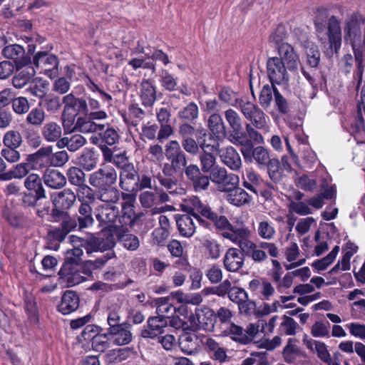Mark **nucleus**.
<instances>
[{
	"instance_id": "obj_1",
	"label": "nucleus",
	"mask_w": 365,
	"mask_h": 365,
	"mask_svg": "<svg viewBox=\"0 0 365 365\" xmlns=\"http://www.w3.org/2000/svg\"><path fill=\"white\" fill-rule=\"evenodd\" d=\"M364 29L365 16L359 12L351 14L345 21L344 38L346 42L351 43L356 63V68L354 71V77L357 79L356 90L361 84L365 66L364 63L365 36L362 35V31Z\"/></svg>"
},
{
	"instance_id": "obj_2",
	"label": "nucleus",
	"mask_w": 365,
	"mask_h": 365,
	"mask_svg": "<svg viewBox=\"0 0 365 365\" xmlns=\"http://www.w3.org/2000/svg\"><path fill=\"white\" fill-rule=\"evenodd\" d=\"M314 26L319 41L325 43L327 41L328 48L324 54L328 58L338 53L341 46V22L336 16H329L326 9L321 8L317 10L314 19Z\"/></svg>"
},
{
	"instance_id": "obj_3",
	"label": "nucleus",
	"mask_w": 365,
	"mask_h": 365,
	"mask_svg": "<svg viewBox=\"0 0 365 365\" xmlns=\"http://www.w3.org/2000/svg\"><path fill=\"white\" fill-rule=\"evenodd\" d=\"M194 210L200 212L205 218L212 222L216 230H225L222 233V236L232 242L237 243L243 239L250 237V230L247 227L233 226L225 216H219L210 207H207L196 201Z\"/></svg>"
},
{
	"instance_id": "obj_4",
	"label": "nucleus",
	"mask_w": 365,
	"mask_h": 365,
	"mask_svg": "<svg viewBox=\"0 0 365 365\" xmlns=\"http://www.w3.org/2000/svg\"><path fill=\"white\" fill-rule=\"evenodd\" d=\"M196 201H198L203 205L210 207L207 204L202 202L197 197H192L189 200L184 209L187 213L181 215L176 220L178 230L180 235L182 237H190L195 234L196 226L192 217L204 227L209 228L210 226V223L202 218L204 217L202 214L194 210V205Z\"/></svg>"
},
{
	"instance_id": "obj_5",
	"label": "nucleus",
	"mask_w": 365,
	"mask_h": 365,
	"mask_svg": "<svg viewBox=\"0 0 365 365\" xmlns=\"http://www.w3.org/2000/svg\"><path fill=\"white\" fill-rule=\"evenodd\" d=\"M118 178V173L113 167L103 165L88 175V183L98 190L115 185Z\"/></svg>"
},
{
	"instance_id": "obj_6",
	"label": "nucleus",
	"mask_w": 365,
	"mask_h": 365,
	"mask_svg": "<svg viewBox=\"0 0 365 365\" xmlns=\"http://www.w3.org/2000/svg\"><path fill=\"white\" fill-rule=\"evenodd\" d=\"M72 243L81 246L87 254L94 252L108 250L115 245L112 239H103L96 237L93 235H88L86 237H78L74 235L71 237Z\"/></svg>"
},
{
	"instance_id": "obj_7",
	"label": "nucleus",
	"mask_w": 365,
	"mask_h": 365,
	"mask_svg": "<svg viewBox=\"0 0 365 365\" xmlns=\"http://www.w3.org/2000/svg\"><path fill=\"white\" fill-rule=\"evenodd\" d=\"M210 180L217 185L221 191H230L239 184V178L234 173H228L220 165L215 166L210 172Z\"/></svg>"
},
{
	"instance_id": "obj_8",
	"label": "nucleus",
	"mask_w": 365,
	"mask_h": 365,
	"mask_svg": "<svg viewBox=\"0 0 365 365\" xmlns=\"http://www.w3.org/2000/svg\"><path fill=\"white\" fill-rule=\"evenodd\" d=\"M59 282L66 287H73L85 281L86 277L81 274V267L76 261L65 260L58 272Z\"/></svg>"
},
{
	"instance_id": "obj_9",
	"label": "nucleus",
	"mask_w": 365,
	"mask_h": 365,
	"mask_svg": "<svg viewBox=\"0 0 365 365\" xmlns=\"http://www.w3.org/2000/svg\"><path fill=\"white\" fill-rule=\"evenodd\" d=\"M288 68L281 58L270 57L267 61V76L272 84H287L289 76Z\"/></svg>"
},
{
	"instance_id": "obj_10",
	"label": "nucleus",
	"mask_w": 365,
	"mask_h": 365,
	"mask_svg": "<svg viewBox=\"0 0 365 365\" xmlns=\"http://www.w3.org/2000/svg\"><path fill=\"white\" fill-rule=\"evenodd\" d=\"M190 319L194 329L213 331L216 322V314L213 310L205 307L197 309L195 314L191 316Z\"/></svg>"
},
{
	"instance_id": "obj_11",
	"label": "nucleus",
	"mask_w": 365,
	"mask_h": 365,
	"mask_svg": "<svg viewBox=\"0 0 365 365\" xmlns=\"http://www.w3.org/2000/svg\"><path fill=\"white\" fill-rule=\"evenodd\" d=\"M139 201L143 208H152V214L160 213L161 209L158 207L160 204L170 201V197L163 190L156 192L146 190L143 191L139 195Z\"/></svg>"
},
{
	"instance_id": "obj_12",
	"label": "nucleus",
	"mask_w": 365,
	"mask_h": 365,
	"mask_svg": "<svg viewBox=\"0 0 365 365\" xmlns=\"http://www.w3.org/2000/svg\"><path fill=\"white\" fill-rule=\"evenodd\" d=\"M33 65L49 77L56 76L58 73V61L53 54H49L46 51H39L33 58Z\"/></svg>"
},
{
	"instance_id": "obj_13",
	"label": "nucleus",
	"mask_w": 365,
	"mask_h": 365,
	"mask_svg": "<svg viewBox=\"0 0 365 365\" xmlns=\"http://www.w3.org/2000/svg\"><path fill=\"white\" fill-rule=\"evenodd\" d=\"M297 41L305 53L307 64L312 68H317L321 60L319 46L309 39L306 33H301Z\"/></svg>"
},
{
	"instance_id": "obj_14",
	"label": "nucleus",
	"mask_w": 365,
	"mask_h": 365,
	"mask_svg": "<svg viewBox=\"0 0 365 365\" xmlns=\"http://www.w3.org/2000/svg\"><path fill=\"white\" fill-rule=\"evenodd\" d=\"M166 158L179 171L182 172L187 165L186 155L177 140H171L165 145Z\"/></svg>"
},
{
	"instance_id": "obj_15",
	"label": "nucleus",
	"mask_w": 365,
	"mask_h": 365,
	"mask_svg": "<svg viewBox=\"0 0 365 365\" xmlns=\"http://www.w3.org/2000/svg\"><path fill=\"white\" fill-rule=\"evenodd\" d=\"M95 214L101 226L110 228L118 218L119 210L114 205H100L96 208Z\"/></svg>"
},
{
	"instance_id": "obj_16",
	"label": "nucleus",
	"mask_w": 365,
	"mask_h": 365,
	"mask_svg": "<svg viewBox=\"0 0 365 365\" xmlns=\"http://www.w3.org/2000/svg\"><path fill=\"white\" fill-rule=\"evenodd\" d=\"M246 163L255 161L258 165L264 166L268 164L270 158L269 151L263 146L248 147L241 150Z\"/></svg>"
},
{
	"instance_id": "obj_17",
	"label": "nucleus",
	"mask_w": 365,
	"mask_h": 365,
	"mask_svg": "<svg viewBox=\"0 0 365 365\" xmlns=\"http://www.w3.org/2000/svg\"><path fill=\"white\" fill-rule=\"evenodd\" d=\"M143 215V212L136 213L133 203L130 200L125 201L121 205V211L119 212L118 221L120 225L117 227H133L135 223Z\"/></svg>"
},
{
	"instance_id": "obj_18",
	"label": "nucleus",
	"mask_w": 365,
	"mask_h": 365,
	"mask_svg": "<svg viewBox=\"0 0 365 365\" xmlns=\"http://www.w3.org/2000/svg\"><path fill=\"white\" fill-rule=\"evenodd\" d=\"M168 321L160 317H150L147 325L141 330L140 336L145 339H155L164 332Z\"/></svg>"
},
{
	"instance_id": "obj_19",
	"label": "nucleus",
	"mask_w": 365,
	"mask_h": 365,
	"mask_svg": "<svg viewBox=\"0 0 365 365\" xmlns=\"http://www.w3.org/2000/svg\"><path fill=\"white\" fill-rule=\"evenodd\" d=\"M221 162L233 171H238L242 165L241 157L237 150L227 146L217 150Z\"/></svg>"
},
{
	"instance_id": "obj_20",
	"label": "nucleus",
	"mask_w": 365,
	"mask_h": 365,
	"mask_svg": "<svg viewBox=\"0 0 365 365\" xmlns=\"http://www.w3.org/2000/svg\"><path fill=\"white\" fill-rule=\"evenodd\" d=\"M245 255L237 248H229L223 258V265L225 269L230 272L239 271L244 265Z\"/></svg>"
},
{
	"instance_id": "obj_21",
	"label": "nucleus",
	"mask_w": 365,
	"mask_h": 365,
	"mask_svg": "<svg viewBox=\"0 0 365 365\" xmlns=\"http://www.w3.org/2000/svg\"><path fill=\"white\" fill-rule=\"evenodd\" d=\"M138 175V173L134 165H128L127 168L120 171L119 187L123 191L134 192Z\"/></svg>"
},
{
	"instance_id": "obj_22",
	"label": "nucleus",
	"mask_w": 365,
	"mask_h": 365,
	"mask_svg": "<svg viewBox=\"0 0 365 365\" xmlns=\"http://www.w3.org/2000/svg\"><path fill=\"white\" fill-rule=\"evenodd\" d=\"M278 53L282 61L286 65L288 70L297 71L299 63V58L293 46L289 43H282L279 46Z\"/></svg>"
},
{
	"instance_id": "obj_23",
	"label": "nucleus",
	"mask_w": 365,
	"mask_h": 365,
	"mask_svg": "<svg viewBox=\"0 0 365 365\" xmlns=\"http://www.w3.org/2000/svg\"><path fill=\"white\" fill-rule=\"evenodd\" d=\"M51 146L41 148L36 153L27 156V161L33 169H43L51 166Z\"/></svg>"
},
{
	"instance_id": "obj_24",
	"label": "nucleus",
	"mask_w": 365,
	"mask_h": 365,
	"mask_svg": "<svg viewBox=\"0 0 365 365\" xmlns=\"http://www.w3.org/2000/svg\"><path fill=\"white\" fill-rule=\"evenodd\" d=\"M2 54L6 58L13 59L16 65L25 66L31 63V57L25 55L24 48L19 44H11L2 49Z\"/></svg>"
},
{
	"instance_id": "obj_25",
	"label": "nucleus",
	"mask_w": 365,
	"mask_h": 365,
	"mask_svg": "<svg viewBox=\"0 0 365 365\" xmlns=\"http://www.w3.org/2000/svg\"><path fill=\"white\" fill-rule=\"evenodd\" d=\"M51 200L54 207L68 210L74 205L76 195L71 189L66 188L52 195Z\"/></svg>"
},
{
	"instance_id": "obj_26",
	"label": "nucleus",
	"mask_w": 365,
	"mask_h": 365,
	"mask_svg": "<svg viewBox=\"0 0 365 365\" xmlns=\"http://www.w3.org/2000/svg\"><path fill=\"white\" fill-rule=\"evenodd\" d=\"M117 240L126 250H136L140 246V241L137 236L130 233L128 227H117L114 231Z\"/></svg>"
},
{
	"instance_id": "obj_27",
	"label": "nucleus",
	"mask_w": 365,
	"mask_h": 365,
	"mask_svg": "<svg viewBox=\"0 0 365 365\" xmlns=\"http://www.w3.org/2000/svg\"><path fill=\"white\" fill-rule=\"evenodd\" d=\"M79 297L72 290L63 293L61 300L58 305V310L63 314H68L76 311L79 307Z\"/></svg>"
},
{
	"instance_id": "obj_28",
	"label": "nucleus",
	"mask_w": 365,
	"mask_h": 365,
	"mask_svg": "<svg viewBox=\"0 0 365 365\" xmlns=\"http://www.w3.org/2000/svg\"><path fill=\"white\" fill-rule=\"evenodd\" d=\"M130 328L131 325L130 324L123 322V324L115 327V330H110L108 334L112 336L113 344L117 346L130 344L133 339Z\"/></svg>"
},
{
	"instance_id": "obj_29",
	"label": "nucleus",
	"mask_w": 365,
	"mask_h": 365,
	"mask_svg": "<svg viewBox=\"0 0 365 365\" xmlns=\"http://www.w3.org/2000/svg\"><path fill=\"white\" fill-rule=\"evenodd\" d=\"M202 344V340L195 333L185 332L180 335L179 339V346L181 350L188 355L195 353Z\"/></svg>"
},
{
	"instance_id": "obj_30",
	"label": "nucleus",
	"mask_w": 365,
	"mask_h": 365,
	"mask_svg": "<svg viewBox=\"0 0 365 365\" xmlns=\"http://www.w3.org/2000/svg\"><path fill=\"white\" fill-rule=\"evenodd\" d=\"M98 162V154L93 149L89 148H85L76 158V164L87 172L95 169Z\"/></svg>"
},
{
	"instance_id": "obj_31",
	"label": "nucleus",
	"mask_w": 365,
	"mask_h": 365,
	"mask_svg": "<svg viewBox=\"0 0 365 365\" xmlns=\"http://www.w3.org/2000/svg\"><path fill=\"white\" fill-rule=\"evenodd\" d=\"M64 104L63 113L66 111L72 110L76 114H88V108L86 101L83 98H77L73 93H69L63 98Z\"/></svg>"
},
{
	"instance_id": "obj_32",
	"label": "nucleus",
	"mask_w": 365,
	"mask_h": 365,
	"mask_svg": "<svg viewBox=\"0 0 365 365\" xmlns=\"http://www.w3.org/2000/svg\"><path fill=\"white\" fill-rule=\"evenodd\" d=\"M46 186L52 189H61L66 185V178L58 170L47 169L43 175Z\"/></svg>"
},
{
	"instance_id": "obj_33",
	"label": "nucleus",
	"mask_w": 365,
	"mask_h": 365,
	"mask_svg": "<svg viewBox=\"0 0 365 365\" xmlns=\"http://www.w3.org/2000/svg\"><path fill=\"white\" fill-rule=\"evenodd\" d=\"M24 186L29 192L34 194L37 198H46L42 180L38 175L31 173L28 175L24 180Z\"/></svg>"
},
{
	"instance_id": "obj_34",
	"label": "nucleus",
	"mask_w": 365,
	"mask_h": 365,
	"mask_svg": "<svg viewBox=\"0 0 365 365\" xmlns=\"http://www.w3.org/2000/svg\"><path fill=\"white\" fill-rule=\"evenodd\" d=\"M105 125L93 122L88 115L79 117L74 125L76 131L88 133L103 131Z\"/></svg>"
},
{
	"instance_id": "obj_35",
	"label": "nucleus",
	"mask_w": 365,
	"mask_h": 365,
	"mask_svg": "<svg viewBox=\"0 0 365 365\" xmlns=\"http://www.w3.org/2000/svg\"><path fill=\"white\" fill-rule=\"evenodd\" d=\"M92 212L93 210L89 203L84 202L80 205L77 215L79 230L88 227L93 224L94 219Z\"/></svg>"
},
{
	"instance_id": "obj_36",
	"label": "nucleus",
	"mask_w": 365,
	"mask_h": 365,
	"mask_svg": "<svg viewBox=\"0 0 365 365\" xmlns=\"http://www.w3.org/2000/svg\"><path fill=\"white\" fill-rule=\"evenodd\" d=\"M97 199L101 202L116 204L120 199V191L114 186L96 190Z\"/></svg>"
},
{
	"instance_id": "obj_37",
	"label": "nucleus",
	"mask_w": 365,
	"mask_h": 365,
	"mask_svg": "<svg viewBox=\"0 0 365 365\" xmlns=\"http://www.w3.org/2000/svg\"><path fill=\"white\" fill-rule=\"evenodd\" d=\"M170 297H160L155 299L157 305V317L165 319L167 321L171 317L175 314L177 309L173 304L169 303Z\"/></svg>"
},
{
	"instance_id": "obj_38",
	"label": "nucleus",
	"mask_w": 365,
	"mask_h": 365,
	"mask_svg": "<svg viewBox=\"0 0 365 365\" xmlns=\"http://www.w3.org/2000/svg\"><path fill=\"white\" fill-rule=\"evenodd\" d=\"M141 99L143 105L150 106L156 99V91L150 80H143L141 83Z\"/></svg>"
},
{
	"instance_id": "obj_39",
	"label": "nucleus",
	"mask_w": 365,
	"mask_h": 365,
	"mask_svg": "<svg viewBox=\"0 0 365 365\" xmlns=\"http://www.w3.org/2000/svg\"><path fill=\"white\" fill-rule=\"evenodd\" d=\"M229 192L227 200L234 205L240 207L248 203L251 200V197L248 193L241 187L236 186Z\"/></svg>"
},
{
	"instance_id": "obj_40",
	"label": "nucleus",
	"mask_w": 365,
	"mask_h": 365,
	"mask_svg": "<svg viewBox=\"0 0 365 365\" xmlns=\"http://www.w3.org/2000/svg\"><path fill=\"white\" fill-rule=\"evenodd\" d=\"M16 68L19 73L13 78V84L16 88H21V84H17V81L22 79L27 83L35 75L36 69L31 61V63L25 66L16 65Z\"/></svg>"
},
{
	"instance_id": "obj_41",
	"label": "nucleus",
	"mask_w": 365,
	"mask_h": 365,
	"mask_svg": "<svg viewBox=\"0 0 365 365\" xmlns=\"http://www.w3.org/2000/svg\"><path fill=\"white\" fill-rule=\"evenodd\" d=\"M48 83L41 78H35L26 88V91L34 97L42 99L46 94Z\"/></svg>"
},
{
	"instance_id": "obj_42",
	"label": "nucleus",
	"mask_w": 365,
	"mask_h": 365,
	"mask_svg": "<svg viewBox=\"0 0 365 365\" xmlns=\"http://www.w3.org/2000/svg\"><path fill=\"white\" fill-rule=\"evenodd\" d=\"M264 166L267 168V173L270 180L274 183H279L283 178V171L281 169L279 160L273 158Z\"/></svg>"
},
{
	"instance_id": "obj_43",
	"label": "nucleus",
	"mask_w": 365,
	"mask_h": 365,
	"mask_svg": "<svg viewBox=\"0 0 365 365\" xmlns=\"http://www.w3.org/2000/svg\"><path fill=\"white\" fill-rule=\"evenodd\" d=\"M66 175L68 182L75 186L81 187L86 181V174L81 168L73 166L67 170Z\"/></svg>"
},
{
	"instance_id": "obj_44",
	"label": "nucleus",
	"mask_w": 365,
	"mask_h": 365,
	"mask_svg": "<svg viewBox=\"0 0 365 365\" xmlns=\"http://www.w3.org/2000/svg\"><path fill=\"white\" fill-rule=\"evenodd\" d=\"M30 163H23L14 166V169L9 173H3L0 176V180H8L13 178H22L26 176L30 169Z\"/></svg>"
},
{
	"instance_id": "obj_45",
	"label": "nucleus",
	"mask_w": 365,
	"mask_h": 365,
	"mask_svg": "<svg viewBox=\"0 0 365 365\" xmlns=\"http://www.w3.org/2000/svg\"><path fill=\"white\" fill-rule=\"evenodd\" d=\"M42 133L46 140L48 142H55L61 136L62 130L59 125L51 122L45 125Z\"/></svg>"
},
{
	"instance_id": "obj_46",
	"label": "nucleus",
	"mask_w": 365,
	"mask_h": 365,
	"mask_svg": "<svg viewBox=\"0 0 365 365\" xmlns=\"http://www.w3.org/2000/svg\"><path fill=\"white\" fill-rule=\"evenodd\" d=\"M226 331L234 341L243 344H249V336L242 327L231 324Z\"/></svg>"
},
{
	"instance_id": "obj_47",
	"label": "nucleus",
	"mask_w": 365,
	"mask_h": 365,
	"mask_svg": "<svg viewBox=\"0 0 365 365\" xmlns=\"http://www.w3.org/2000/svg\"><path fill=\"white\" fill-rule=\"evenodd\" d=\"M351 133L356 139H364L365 135L364 119L362 115H352Z\"/></svg>"
},
{
	"instance_id": "obj_48",
	"label": "nucleus",
	"mask_w": 365,
	"mask_h": 365,
	"mask_svg": "<svg viewBox=\"0 0 365 365\" xmlns=\"http://www.w3.org/2000/svg\"><path fill=\"white\" fill-rule=\"evenodd\" d=\"M208 125L211 131L217 137L224 136L226 133V128L221 115H210Z\"/></svg>"
},
{
	"instance_id": "obj_49",
	"label": "nucleus",
	"mask_w": 365,
	"mask_h": 365,
	"mask_svg": "<svg viewBox=\"0 0 365 365\" xmlns=\"http://www.w3.org/2000/svg\"><path fill=\"white\" fill-rule=\"evenodd\" d=\"M295 185L304 191L313 192L317 188L315 179L309 178L307 175H302L294 180Z\"/></svg>"
},
{
	"instance_id": "obj_50",
	"label": "nucleus",
	"mask_w": 365,
	"mask_h": 365,
	"mask_svg": "<svg viewBox=\"0 0 365 365\" xmlns=\"http://www.w3.org/2000/svg\"><path fill=\"white\" fill-rule=\"evenodd\" d=\"M202 247L206 253L212 259H217L220 256V245L213 239H205L202 242Z\"/></svg>"
},
{
	"instance_id": "obj_51",
	"label": "nucleus",
	"mask_w": 365,
	"mask_h": 365,
	"mask_svg": "<svg viewBox=\"0 0 365 365\" xmlns=\"http://www.w3.org/2000/svg\"><path fill=\"white\" fill-rule=\"evenodd\" d=\"M102 331V328L94 324L87 325L78 336L79 341H93L97 335Z\"/></svg>"
},
{
	"instance_id": "obj_52",
	"label": "nucleus",
	"mask_w": 365,
	"mask_h": 365,
	"mask_svg": "<svg viewBox=\"0 0 365 365\" xmlns=\"http://www.w3.org/2000/svg\"><path fill=\"white\" fill-rule=\"evenodd\" d=\"M109 336L108 332L97 335L92 341L93 349L98 352H104L108 349L110 347Z\"/></svg>"
},
{
	"instance_id": "obj_53",
	"label": "nucleus",
	"mask_w": 365,
	"mask_h": 365,
	"mask_svg": "<svg viewBox=\"0 0 365 365\" xmlns=\"http://www.w3.org/2000/svg\"><path fill=\"white\" fill-rule=\"evenodd\" d=\"M157 179L160 185L165 187L170 194L178 193V183L175 178H165L163 177L161 174H158Z\"/></svg>"
},
{
	"instance_id": "obj_54",
	"label": "nucleus",
	"mask_w": 365,
	"mask_h": 365,
	"mask_svg": "<svg viewBox=\"0 0 365 365\" xmlns=\"http://www.w3.org/2000/svg\"><path fill=\"white\" fill-rule=\"evenodd\" d=\"M22 143L21 134L17 131H9L4 138V144L7 148H19Z\"/></svg>"
},
{
	"instance_id": "obj_55",
	"label": "nucleus",
	"mask_w": 365,
	"mask_h": 365,
	"mask_svg": "<svg viewBox=\"0 0 365 365\" xmlns=\"http://www.w3.org/2000/svg\"><path fill=\"white\" fill-rule=\"evenodd\" d=\"M68 160L69 156L66 150H61L53 153V147L51 146V166L62 167L68 161Z\"/></svg>"
},
{
	"instance_id": "obj_56",
	"label": "nucleus",
	"mask_w": 365,
	"mask_h": 365,
	"mask_svg": "<svg viewBox=\"0 0 365 365\" xmlns=\"http://www.w3.org/2000/svg\"><path fill=\"white\" fill-rule=\"evenodd\" d=\"M329 326L330 323L329 322H316L312 327L311 334L314 337L328 336L329 334Z\"/></svg>"
},
{
	"instance_id": "obj_57",
	"label": "nucleus",
	"mask_w": 365,
	"mask_h": 365,
	"mask_svg": "<svg viewBox=\"0 0 365 365\" xmlns=\"http://www.w3.org/2000/svg\"><path fill=\"white\" fill-rule=\"evenodd\" d=\"M160 76L161 85L165 90L173 91L175 89L177 86L176 80L167 70L162 69Z\"/></svg>"
},
{
	"instance_id": "obj_58",
	"label": "nucleus",
	"mask_w": 365,
	"mask_h": 365,
	"mask_svg": "<svg viewBox=\"0 0 365 365\" xmlns=\"http://www.w3.org/2000/svg\"><path fill=\"white\" fill-rule=\"evenodd\" d=\"M287 36V30L284 26L279 24L278 25L276 29L274 30L273 32L269 36V41L271 43H274L277 48H279V46L282 43H284L283 42L284 39Z\"/></svg>"
},
{
	"instance_id": "obj_59",
	"label": "nucleus",
	"mask_w": 365,
	"mask_h": 365,
	"mask_svg": "<svg viewBox=\"0 0 365 365\" xmlns=\"http://www.w3.org/2000/svg\"><path fill=\"white\" fill-rule=\"evenodd\" d=\"M153 178L148 174H142L138 175V180L135 186L134 192L141 191L145 189H153Z\"/></svg>"
},
{
	"instance_id": "obj_60",
	"label": "nucleus",
	"mask_w": 365,
	"mask_h": 365,
	"mask_svg": "<svg viewBox=\"0 0 365 365\" xmlns=\"http://www.w3.org/2000/svg\"><path fill=\"white\" fill-rule=\"evenodd\" d=\"M257 233L264 240H271L275 235V230L269 222L262 221L259 223Z\"/></svg>"
},
{
	"instance_id": "obj_61",
	"label": "nucleus",
	"mask_w": 365,
	"mask_h": 365,
	"mask_svg": "<svg viewBox=\"0 0 365 365\" xmlns=\"http://www.w3.org/2000/svg\"><path fill=\"white\" fill-rule=\"evenodd\" d=\"M274 84L271 86L267 84L264 85L260 92L259 102L260 104L264 107H268L272 100V92L274 93Z\"/></svg>"
},
{
	"instance_id": "obj_62",
	"label": "nucleus",
	"mask_w": 365,
	"mask_h": 365,
	"mask_svg": "<svg viewBox=\"0 0 365 365\" xmlns=\"http://www.w3.org/2000/svg\"><path fill=\"white\" fill-rule=\"evenodd\" d=\"M201 170L204 173L210 172L215 167L216 158L212 154L202 153L200 155Z\"/></svg>"
},
{
	"instance_id": "obj_63",
	"label": "nucleus",
	"mask_w": 365,
	"mask_h": 365,
	"mask_svg": "<svg viewBox=\"0 0 365 365\" xmlns=\"http://www.w3.org/2000/svg\"><path fill=\"white\" fill-rule=\"evenodd\" d=\"M167 247L172 257L180 259L183 257L184 247L179 240H171L168 242Z\"/></svg>"
},
{
	"instance_id": "obj_64",
	"label": "nucleus",
	"mask_w": 365,
	"mask_h": 365,
	"mask_svg": "<svg viewBox=\"0 0 365 365\" xmlns=\"http://www.w3.org/2000/svg\"><path fill=\"white\" fill-rule=\"evenodd\" d=\"M70 87V81L66 77H60L54 81L53 91L58 94L63 95L69 91Z\"/></svg>"
}]
</instances>
